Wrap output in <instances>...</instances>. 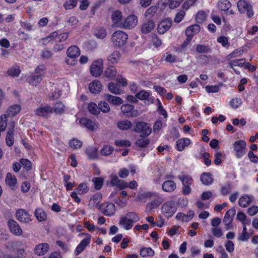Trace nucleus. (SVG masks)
<instances>
[{"label": "nucleus", "instance_id": "f257e3e1", "mask_svg": "<svg viewBox=\"0 0 258 258\" xmlns=\"http://www.w3.org/2000/svg\"><path fill=\"white\" fill-rule=\"evenodd\" d=\"M140 220L138 214L130 212L125 215L120 217L118 224L119 226L125 230H129L133 227L134 223H136Z\"/></svg>", "mask_w": 258, "mask_h": 258}, {"label": "nucleus", "instance_id": "f03ea898", "mask_svg": "<svg viewBox=\"0 0 258 258\" xmlns=\"http://www.w3.org/2000/svg\"><path fill=\"white\" fill-rule=\"evenodd\" d=\"M69 90V83L63 80H61L52 88L49 97L54 99H57L60 96L62 92L67 94Z\"/></svg>", "mask_w": 258, "mask_h": 258}, {"label": "nucleus", "instance_id": "7ed1b4c3", "mask_svg": "<svg viewBox=\"0 0 258 258\" xmlns=\"http://www.w3.org/2000/svg\"><path fill=\"white\" fill-rule=\"evenodd\" d=\"M128 39V35L123 31L118 30L114 32L111 37V41L115 47L122 48L126 44Z\"/></svg>", "mask_w": 258, "mask_h": 258}, {"label": "nucleus", "instance_id": "20e7f679", "mask_svg": "<svg viewBox=\"0 0 258 258\" xmlns=\"http://www.w3.org/2000/svg\"><path fill=\"white\" fill-rule=\"evenodd\" d=\"M234 155L237 159H241L246 153V143L244 140H238L232 144Z\"/></svg>", "mask_w": 258, "mask_h": 258}, {"label": "nucleus", "instance_id": "39448f33", "mask_svg": "<svg viewBox=\"0 0 258 258\" xmlns=\"http://www.w3.org/2000/svg\"><path fill=\"white\" fill-rule=\"evenodd\" d=\"M177 211V206L173 201H168L164 203L161 207L162 214L169 218L172 217Z\"/></svg>", "mask_w": 258, "mask_h": 258}, {"label": "nucleus", "instance_id": "423d86ee", "mask_svg": "<svg viewBox=\"0 0 258 258\" xmlns=\"http://www.w3.org/2000/svg\"><path fill=\"white\" fill-rule=\"evenodd\" d=\"M138 23V19L137 16L131 14L126 17L122 21L121 28L131 30L135 28Z\"/></svg>", "mask_w": 258, "mask_h": 258}, {"label": "nucleus", "instance_id": "0eeeda50", "mask_svg": "<svg viewBox=\"0 0 258 258\" xmlns=\"http://www.w3.org/2000/svg\"><path fill=\"white\" fill-rule=\"evenodd\" d=\"M135 131L140 134L142 137H147L151 134L152 128L149 124L144 122H139L136 124Z\"/></svg>", "mask_w": 258, "mask_h": 258}, {"label": "nucleus", "instance_id": "6e6552de", "mask_svg": "<svg viewBox=\"0 0 258 258\" xmlns=\"http://www.w3.org/2000/svg\"><path fill=\"white\" fill-rule=\"evenodd\" d=\"M103 70V62L102 59L94 60L90 67L91 74L95 77L101 75Z\"/></svg>", "mask_w": 258, "mask_h": 258}, {"label": "nucleus", "instance_id": "1a4fd4ad", "mask_svg": "<svg viewBox=\"0 0 258 258\" xmlns=\"http://www.w3.org/2000/svg\"><path fill=\"white\" fill-rule=\"evenodd\" d=\"M98 209L107 216H112L116 211L115 205L112 203L105 202L99 206Z\"/></svg>", "mask_w": 258, "mask_h": 258}, {"label": "nucleus", "instance_id": "9d476101", "mask_svg": "<svg viewBox=\"0 0 258 258\" xmlns=\"http://www.w3.org/2000/svg\"><path fill=\"white\" fill-rule=\"evenodd\" d=\"M237 8L241 13H246L248 18L253 15L251 6L245 0H239L237 3Z\"/></svg>", "mask_w": 258, "mask_h": 258}, {"label": "nucleus", "instance_id": "9b49d317", "mask_svg": "<svg viewBox=\"0 0 258 258\" xmlns=\"http://www.w3.org/2000/svg\"><path fill=\"white\" fill-rule=\"evenodd\" d=\"M81 235H85L86 237L81 240L76 248L75 253L76 255H79L85 249L86 247L90 243L91 239V235L87 233H83Z\"/></svg>", "mask_w": 258, "mask_h": 258}, {"label": "nucleus", "instance_id": "f8f14e48", "mask_svg": "<svg viewBox=\"0 0 258 258\" xmlns=\"http://www.w3.org/2000/svg\"><path fill=\"white\" fill-rule=\"evenodd\" d=\"M155 199L149 202L146 207L145 212L147 213H150L153 210L158 208L163 202L162 198L156 194V197H152Z\"/></svg>", "mask_w": 258, "mask_h": 258}, {"label": "nucleus", "instance_id": "ddd939ff", "mask_svg": "<svg viewBox=\"0 0 258 258\" xmlns=\"http://www.w3.org/2000/svg\"><path fill=\"white\" fill-rule=\"evenodd\" d=\"M17 219L21 222L27 223L31 221V215L24 209H19L16 212Z\"/></svg>", "mask_w": 258, "mask_h": 258}, {"label": "nucleus", "instance_id": "4468645a", "mask_svg": "<svg viewBox=\"0 0 258 258\" xmlns=\"http://www.w3.org/2000/svg\"><path fill=\"white\" fill-rule=\"evenodd\" d=\"M49 245L46 242L37 244L34 248V253L38 256H43L49 251Z\"/></svg>", "mask_w": 258, "mask_h": 258}, {"label": "nucleus", "instance_id": "2eb2a0df", "mask_svg": "<svg viewBox=\"0 0 258 258\" xmlns=\"http://www.w3.org/2000/svg\"><path fill=\"white\" fill-rule=\"evenodd\" d=\"M172 24L170 18H166L162 20L158 26V32L160 34H163L171 27Z\"/></svg>", "mask_w": 258, "mask_h": 258}, {"label": "nucleus", "instance_id": "dca6fc26", "mask_svg": "<svg viewBox=\"0 0 258 258\" xmlns=\"http://www.w3.org/2000/svg\"><path fill=\"white\" fill-rule=\"evenodd\" d=\"M111 20L113 22V26L121 28L122 23V14L120 11L116 10L112 12L111 14Z\"/></svg>", "mask_w": 258, "mask_h": 258}, {"label": "nucleus", "instance_id": "f3484780", "mask_svg": "<svg viewBox=\"0 0 258 258\" xmlns=\"http://www.w3.org/2000/svg\"><path fill=\"white\" fill-rule=\"evenodd\" d=\"M79 121L81 126L86 127L90 131L96 130L98 127V125L95 121L87 117L80 118Z\"/></svg>", "mask_w": 258, "mask_h": 258}, {"label": "nucleus", "instance_id": "a211bd4d", "mask_svg": "<svg viewBox=\"0 0 258 258\" xmlns=\"http://www.w3.org/2000/svg\"><path fill=\"white\" fill-rule=\"evenodd\" d=\"M52 113V108L47 105H41L36 110V114L38 116L48 117Z\"/></svg>", "mask_w": 258, "mask_h": 258}, {"label": "nucleus", "instance_id": "6ab92c4d", "mask_svg": "<svg viewBox=\"0 0 258 258\" xmlns=\"http://www.w3.org/2000/svg\"><path fill=\"white\" fill-rule=\"evenodd\" d=\"M235 209L233 208L229 210L225 214L223 219V223L226 226L227 229L231 228V224L233 221V217L235 215Z\"/></svg>", "mask_w": 258, "mask_h": 258}, {"label": "nucleus", "instance_id": "aec40b11", "mask_svg": "<svg viewBox=\"0 0 258 258\" xmlns=\"http://www.w3.org/2000/svg\"><path fill=\"white\" fill-rule=\"evenodd\" d=\"M121 109L122 112L128 116L136 117L139 115L138 111L134 110V106L128 104L122 105Z\"/></svg>", "mask_w": 258, "mask_h": 258}, {"label": "nucleus", "instance_id": "412c9836", "mask_svg": "<svg viewBox=\"0 0 258 258\" xmlns=\"http://www.w3.org/2000/svg\"><path fill=\"white\" fill-rule=\"evenodd\" d=\"M11 232L17 236L22 234V230L17 222L13 220H10L8 223Z\"/></svg>", "mask_w": 258, "mask_h": 258}, {"label": "nucleus", "instance_id": "4be33fe9", "mask_svg": "<svg viewBox=\"0 0 258 258\" xmlns=\"http://www.w3.org/2000/svg\"><path fill=\"white\" fill-rule=\"evenodd\" d=\"M195 215L194 212L192 210H189L187 214H184L182 213H178L176 214L175 218L181 222H188L191 220L194 217Z\"/></svg>", "mask_w": 258, "mask_h": 258}, {"label": "nucleus", "instance_id": "5701e85b", "mask_svg": "<svg viewBox=\"0 0 258 258\" xmlns=\"http://www.w3.org/2000/svg\"><path fill=\"white\" fill-rule=\"evenodd\" d=\"M201 28L198 24L191 25L187 27L185 30V35L186 37L192 39L194 36L197 34L200 31Z\"/></svg>", "mask_w": 258, "mask_h": 258}, {"label": "nucleus", "instance_id": "b1692460", "mask_svg": "<svg viewBox=\"0 0 258 258\" xmlns=\"http://www.w3.org/2000/svg\"><path fill=\"white\" fill-rule=\"evenodd\" d=\"M191 144V141L188 138H183L176 141V147L178 151H183Z\"/></svg>", "mask_w": 258, "mask_h": 258}, {"label": "nucleus", "instance_id": "393cba45", "mask_svg": "<svg viewBox=\"0 0 258 258\" xmlns=\"http://www.w3.org/2000/svg\"><path fill=\"white\" fill-rule=\"evenodd\" d=\"M6 184L12 189H15L17 187V179L11 173H8L6 177Z\"/></svg>", "mask_w": 258, "mask_h": 258}, {"label": "nucleus", "instance_id": "a878e982", "mask_svg": "<svg viewBox=\"0 0 258 258\" xmlns=\"http://www.w3.org/2000/svg\"><path fill=\"white\" fill-rule=\"evenodd\" d=\"M89 89L90 92L93 94H97L102 89V84L100 81L94 80L91 82L89 85Z\"/></svg>", "mask_w": 258, "mask_h": 258}, {"label": "nucleus", "instance_id": "bb28decb", "mask_svg": "<svg viewBox=\"0 0 258 258\" xmlns=\"http://www.w3.org/2000/svg\"><path fill=\"white\" fill-rule=\"evenodd\" d=\"M81 51L80 48L76 45L72 46L68 48L67 50L68 56L71 58H75L79 56Z\"/></svg>", "mask_w": 258, "mask_h": 258}, {"label": "nucleus", "instance_id": "cd10ccee", "mask_svg": "<svg viewBox=\"0 0 258 258\" xmlns=\"http://www.w3.org/2000/svg\"><path fill=\"white\" fill-rule=\"evenodd\" d=\"M104 99L109 103L114 105H120L123 102V100L120 97L114 96L109 94L104 95Z\"/></svg>", "mask_w": 258, "mask_h": 258}, {"label": "nucleus", "instance_id": "c85d7f7f", "mask_svg": "<svg viewBox=\"0 0 258 258\" xmlns=\"http://www.w3.org/2000/svg\"><path fill=\"white\" fill-rule=\"evenodd\" d=\"M154 27V22L152 20H148L142 25L141 31L143 33L147 34L151 32Z\"/></svg>", "mask_w": 258, "mask_h": 258}, {"label": "nucleus", "instance_id": "c756f323", "mask_svg": "<svg viewBox=\"0 0 258 258\" xmlns=\"http://www.w3.org/2000/svg\"><path fill=\"white\" fill-rule=\"evenodd\" d=\"M176 187V183L171 180L164 181L162 185V189L165 191L170 192L173 191Z\"/></svg>", "mask_w": 258, "mask_h": 258}, {"label": "nucleus", "instance_id": "7c9ffc66", "mask_svg": "<svg viewBox=\"0 0 258 258\" xmlns=\"http://www.w3.org/2000/svg\"><path fill=\"white\" fill-rule=\"evenodd\" d=\"M21 107L19 104H14L10 106L7 110V115L13 117L20 112Z\"/></svg>", "mask_w": 258, "mask_h": 258}, {"label": "nucleus", "instance_id": "2f4dec72", "mask_svg": "<svg viewBox=\"0 0 258 258\" xmlns=\"http://www.w3.org/2000/svg\"><path fill=\"white\" fill-rule=\"evenodd\" d=\"M156 193L147 191L139 194L137 197V200L142 202H146L148 199H151L152 197H156Z\"/></svg>", "mask_w": 258, "mask_h": 258}, {"label": "nucleus", "instance_id": "473e14b6", "mask_svg": "<svg viewBox=\"0 0 258 258\" xmlns=\"http://www.w3.org/2000/svg\"><path fill=\"white\" fill-rule=\"evenodd\" d=\"M21 73L20 67L17 64H15L9 68L7 71V75L12 77H17Z\"/></svg>", "mask_w": 258, "mask_h": 258}, {"label": "nucleus", "instance_id": "72a5a7b5", "mask_svg": "<svg viewBox=\"0 0 258 258\" xmlns=\"http://www.w3.org/2000/svg\"><path fill=\"white\" fill-rule=\"evenodd\" d=\"M102 196L100 194H97L93 195L90 199L89 206L91 207L99 208V204L101 202Z\"/></svg>", "mask_w": 258, "mask_h": 258}, {"label": "nucleus", "instance_id": "f704fd0d", "mask_svg": "<svg viewBox=\"0 0 258 258\" xmlns=\"http://www.w3.org/2000/svg\"><path fill=\"white\" fill-rule=\"evenodd\" d=\"M252 200V197L249 195H244L241 197L238 201L239 205L242 207H246L250 205Z\"/></svg>", "mask_w": 258, "mask_h": 258}, {"label": "nucleus", "instance_id": "c9c22d12", "mask_svg": "<svg viewBox=\"0 0 258 258\" xmlns=\"http://www.w3.org/2000/svg\"><path fill=\"white\" fill-rule=\"evenodd\" d=\"M121 57L120 52L114 51L108 56L107 60L111 64H115L118 62Z\"/></svg>", "mask_w": 258, "mask_h": 258}, {"label": "nucleus", "instance_id": "e433bc0d", "mask_svg": "<svg viewBox=\"0 0 258 258\" xmlns=\"http://www.w3.org/2000/svg\"><path fill=\"white\" fill-rule=\"evenodd\" d=\"M42 79L41 76L33 74L27 78V81L30 85L36 86L40 83Z\"/></svg>", "mask_w": 258, "mask_h": 258}, {"label": "nucleus", "instance_id": "4c0bfd02", "mask_svg": "<svg viewBox=\"0 0 258 258\" xmlns=\"http://www.w3.org/2000/svg\"><path fill=\"white\" fill-rule=\"evenodd\" d=\"M14 123H13L12 125V128L9 130L6 138V144L9 146H12L14 142Z\"/></svg>", "mask_w": 258, "mask_h": 258}, {"label": "nucleus", "instance_id": "58836bf2", "mask_svg": "<svg viewBox=\"0 0 258 258\" xmlns=\"http://www.w3.org/2000/svg\"><path fill=\"white\" fill-rule=\"evenodd\" d=\"M108 89L111 93L114 94H119L123 91L120 85L113 82L108 84Z\"/></svg>", "mask_w": 258, "mask_h": 258}, {"label": "nucleus", "instance_id": "ea45409f", "mask_svg": "<svg viewBox=\"0 0 258 258\" xmlns=\"http://www.w3.org/2000/svg\"><path fill=\"white\" fill-rule=\"evenodd\" d=\"M209 12H205L203 11H199L195 17V20L198 23H203L207 19Z\"/></svg>", "mask_w": 258, "mask_h": 258}, {"label": "nucleus", "instance_id": "a19ab883", "mask_svg": "<svg viewBox=\"0 0 258 258\" xmlns=\"http://www.w3.org/2000/svg\"><path fill=\"white\" fill-rule=\"evenodd\" d=\"M150 91L142 90L136 94V96L137 99H139L142 100H146L149 99V101L151 100L152 102L153 100V99L150 98Z\"/></svg>", "mask_w": 258, "mask_h": 258}, {"label": "nucleus", "instance_id": "79ce46f5", "mask_svg": "<svg viewBox=\"0 0 258 258\" xmlns=\"http://www.w3.org/2000/svg\"><path fill=\"white\" fill-rule=\"evenodd\" d=\"M201 181L205 185H210L213 182V178L210 173H204L201 176Z\"/></svg>", "mask_w": 258, "mask_h": 258}, {"label": "nucleus", "instance_id": "37998d69", "mask_svg": "<svg viewBox=\"0 0 258 258\" xmlns=\"http://www.w3.org/2000/svg\"><path fill=\"white\" fill-rule=\"evenodd\" d=\"M140 254L143 257H152L155 255V251L151 247H143L141 249Z\"/></svg>", "mask_w": 258, "mask_h": 258}, {"label": "nucleus", "instance_id": "c03bdc74", "mask_svg": "<svg viewBox=\"0 0 258 258\" xmlns=\"http://www.w3.org/2000/svg\"><path fill=\"white\" fill-rule=\"evenodd\" d=\"M35 216L38 221L41 222L47 218L46 213L42 209H37L35 211Z\"/></svg>", "mask_w": 258, "mask_h": 258}, {"label": "nucleus", "instance_id": "a18cd8bd", "mask_svg": "<svg viewBox=\"0 0 258 258\" xmlns=\"http://www.w3.org/2000/svg\"><path fill=\"white\" fill-rule=\"evenodd\" d=\"M218 8L223 11L228 10L231 6L230 2L228 0L219 1L217 4Z\"/></svg>", "mask_w": 258, "mask_h": 258}, {"label": "nucleus", "instance_id": "49530a36", "mask_svg": "<svg viewBox=\"0 0 258 258\" xmlns=\"http://www.w3.org/2000/svg\"><path fill=\"white\" fill-rule=\"evenodd\" d=\"M89 188L86 183H81L75 191L79 195H83L87 193L89 191Z\"/></svg>", "mask_w": 258, "mask_h": 258}, {"label": "nucleus", "instance_id": "de8ad7c7", "mask_svg": "<svg viewBox=\"0 0 258 258\" xmlns=\"http://www.w3.org/2000/svg\"><path fill=\"white\" fill-rule=\"evenodd\" d=\"M119 129L121 130H127L132 126V123L127 120L119 121L117 124Z\"/></svg>", "mask_w": 258, "mask_h": 258}, {"label": "nucleus", "instance_id": "09e8293b", "mask_svg": "<svg viewBox=\"0 0 258 258\" xmlns=\"http://www.w3.org/2000/svg\"><path fill=\"white\" fill-rule=\"evenodd\" d=\"M163 59L164 61L169 63H174L177 60L176 55L171 54L170 52H166L163 56Z\"/></svg>", "mask_w": 258, "mask_h": 258}, {"label": "nucleus", "instance_id": "8fccbe9b", "mask_svg": "<svg viewBox=\"0 0 258 258\" xmlns=\"http://www.w3.org/2000/svg\"><path fill=\"white\" fill-rule=\"evenodd\" d=\"M117 74L116 70L113 67H109L104 72V75L106 77L113 79Z\"/></svg>", "mask_w": 258, "mask_h": 258}, {"label": "nucleus", "instance_id": "3c124183", "mask_svg": "<svg viewBox=\"0 0 258 258\" xmlns=\"http://www.w3.org/2000/svg\"><path fill=\"white\" fill-rule=\"evenodd\" d=\"M179 179L183 185L191 186L193 182L192 178L188 175H183L179 176Z\"/></svg>", "mask_w": 258, "mask_h": 258}, {"label": "nucleus", "instance_id": "603ef678", "mask_svg": "<svg viewBox=\"0 0 258 258\" xmlns=\"http://www.w3.org/2000/svg\"><path fill=\"white\" fill-rule=\"evenodd\" d=\"M237 219L240 221L242 224L249 225L250 223V220L247 219L245 214L242 212H238L236 216Z\"/></svg>", "mask_w": 258, "mask_h": 258}, {"label": "nucleus", "instance_id": "864d4df0", "mask_svg": "<svg viewBox=\"0 0 258 258\" xmlns=\"http://www.w3.org/2000/svg\"><path fill=\"white\" fill-rule=\"evenodd\" d=\"M157 11V8L156 6L150 7L145 13V17L147 18H151L154 16Z\"/></svg>", "mask_w": 258, "mask_h": 258}, {"label": "nucleus", "instance_id": "5fc2aeb1", "mask_svg": "<svg viewBox=\"0 0 258 258\" xmlns=\"http://www.w3.org/2000/svg\"><path fill=\"white\" fill-rule=\"evenodd\" d=\"M104 179L103 178L98 177L93 178L92 182L94 183L95 188L96 189H100L103 184Z\"/></svg>", "mask_w": 258, "mask_h": 258}, {"label": "nucleus", "instance_id": "6e6d98bb", "mask_svg": "<svg viewBox=\"0 0 258 258\" xmlns=\"http://www.w3.org/2000/svg\"><path fill=\"white\" fill-rule=\"evenodd\" d=\"M77 0H66L63 7L66 10H71L76 6Z\"/></svg>", "mask_w": 258, "mask_h": 258}, {"label": "nucleus", "instance_id": "4d7b16f0", "mask_svg": "<svg viewBox=\"0 0 258 258\" xmlns=\"http://www.w3.org/2000/svg\"><path fill=\"white\" fill-rule=\"evenodd\" d=\"M191 40L192 39L186 37V38L181 44L180 46L176 49V51L179 53L184 51L188 46Z\"/></svg>", "mask_w": 258, "mask_h": 258}, {"label": "nucleus", "instance_id": "13d9d810", "mask_svg": "<svg viewBox=\"0 0 258 258\" xmlns=\"http://www.w3.org/2000/svg\"><path fill=\"white\" fill-rule=\"evenodd\" d=\"M82 142L76 139H73L69 142L70 147L75 149H77L80 148L82 146Z\"/></svg>", "mask_w": 258, "mask_h": 258}, {"label": "nucleus", "instance_id": "bf43d9fd", "mask_svg": "<svg viewBox=\"0 0 258 258\" xmlns=\"http://www.w3.org/2000/svg\"><path fill=\"white\" fill-rule=\"evenodd\" d=\"M244 63L245 60L244 59H238L230 61L229 62V66L231 68L233 69L234 67L242 66Z\"/></svg>", "mask_w": 258, "mask_h": 258}, {"label": "nucleus", "instance_id": "052dcab7", "mask_svg": "<svg viewBox=\"0 0 258 258\" xmlns=\"http://www.w3.org/2000/svg\"><path fill=\"white\" fill-rule=\"evenodd\" d=\"M57 36V32H53L51 33L49 36L42 39L41 41V43L44 45H46L49 42L54 40V37Z\"/></svg>", "mask_w": 258, "mask_h": 258}, {"label": "nucleus", "instance_id": "680f3d73", "mask_svg": "<svg viewBox=\"0 0 258 258\" xmlns=\"http://www.w3.org/2000/svg\"><path fill=\"white\" fill-rule=\"evenodd\" d=\"M150 143L149 139L147 138H142L138 139L136 142V145L139 147L143 148L146 147Z\"/></svg>", "mask_w": 258, "mask_h": 258}, {"label": "nucleus", "instance_id": "e2e57ef3", "mask_svg": "<svg viewBox=\"0 0 258 258\" xmlns=\"http://www.w3.org/2000/svg\"><path fill=\"white\" fill-rule=\"evenodd\" d=\"M7 116L6 114L0 116V131H4L7 126Z\"/></svg>", "mask_w": 258, "mask_h": 258}, {"label": "nucleus", "instance_id": "0e129e2a", "mask_svg": "<svg viewBox=\"0 0 258 258\" xmlns=\"http://www.w3.org/2000/svg\"><path fill=\"white\" fill-rule=\"evenodd\" d=\"M95 35L98 38L103 39L106 36V32L103 28L98 29L95 30Z\"/></svg>", "mask_w": 258, "mask_h": 258}, {"label": "nucleus", "instance_id": "69168bd1", "mask_svg": "<svg viewBox=\"0 0 258 258\" xmlns=\"http://www.w3.org/2000/svg\"><path fill=\"white\" fill-rule=\"evenodd\" d=\"M113 148L109 145L104 146L101 150V154L104 156L109 155L113 151Z\"/></svg>", "mask_w": 258, "mask_h": 258}, {"label": "nucleus", "instance_id": "338daca9", "mask_svg": "<svg viewBox=\"0 0 258 258\" xmlns=\"http://www.w3.org/2000/svg\"><path fill=\"white\" fill-rule=\"evenodd\" d=\"M89 112L93 114H97L99 112L98 106L94 103H90L88 106Z\"/></svg>", "mask_w": 258, "mask_h": 258}, {"label": "nucleus", "instance_id": "774afa93", "mask_svg": "<svg viewBox=\"0 0 258 258\" xmlns=\"http://www.w3.org/2000/svg\"><path fill=\"white\" fill-rule=\"evenodd\" d=\"M99 109L104 112H107L110 110V107L105 102L100 101L98 104Z\"/></svg>", "mask_w": 258, "mask_h": 258}]
</instances>
